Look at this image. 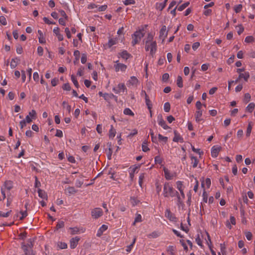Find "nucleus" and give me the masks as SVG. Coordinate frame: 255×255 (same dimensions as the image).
Listing matches in <instances>:
<instances>
[{"label": "nucleus", "mask_w": 255, "mask_h": 255, "mask_svg": "<svg viewBox=\"0 0 255 255\" xmlns=\"http://www.w3.org/2000/svg\"><path fill=\"white\" fill-rule=\"evenodd\" d=\"M175 190L168 182H165L164 184L163 195L165 197L175 196Z\"/></svg>", "instance_id": "2"}, {"label": "nucleus", "mask_w": 255, "mask_h": 255, "mask_svg": "<svg viewBox=\"0 0 255 255\" xmlns=\"http://www.w3.org/2000/svg\"><path fill=\"white\" fill-rule=\"evenodd\" d=\"M243 8V5L241 4L236 5L234 6V10L236 13H239L241 11Z\"/></svg>", "instance_id": "45"}, {"label": "nucleus", "mask_w": 255, "mask_h": 255, "mask_svg": "<svg viewBox=\"0 0 255 255\" xmlns=\"http://www.w3.org/2000/svg\"><path fill=\"white\" fill-rule=\"evenodd\" d=\"M84 67H81L80 68H79L78 70L77 75L79 76H83L84 74Z\"/></svg>", "instance_id": "61"}, {"label": "nucleus", "mask_w": 255, "mask_h": 255, "mask_svg": "<svg viewBox=\"0 0 255 255\" xmlns=\"http://www.w3.org/2000/svg\"><path fill=\"white\" fill-rule=\"evenodd\" d=\"M119 58H122L124 60H127L129 58L131 57V55L127 50H123L118 54Z\"/></svg>", "instance_id": "10"}, {"label": "nucleus", "mask_w": 255, "mask_h": 255, "mask_svg": "<svg viewBox=\"0 0 255 255\" xmlns=\"http://www.w3.org/2000/svg\"><path fill=\"white\" fill-rule=\"evenodd\" d=\"M53 31L54 34L57 37L59 41H62L63 40V35L60 33L59 27H54Z\"/></svg>", "instance_id": "19"}, {"label": "nucleus", "mask_w": 255, "mask_h": 255, "mask_svg": "<svg viewBox=\"0 0 255 255\" xmlns=\"http://www.w3.org/2000/svg\"><path fill=\"white\" fill-rule=\"evenodd\" d=\"M69 230L70 231V233L71 235H75V234H79V233H83L85 231V229L82 228H79L77 227H70V228H69Z\"/></svg>", "instance_id": "12"}, {"label": "nucleus", "mask_w": 255, "mask_h": 255, "mask_svg": "<svg viewBox=\"0 0 255 255\" xmlns=\"http://www.w3.org/2000/svg\"><path fill=\"white\" fill-rule=\"evenodd\" d=\"M108 146L109 148H108V152L107 153V157H108V158L110 160L111 159V156H112V154L113 153L112 147V143L111 142L108 143Z\"/></svg>", "instance_id": "31"}, {"label": "nucleus", "mask_w": 255, "mask_h": 255, "mask_svg": "<svg viewBox=\"0 0 255 255\" xmlns=\"http://www.w3.org/2000/svg\"><path fill=\"white\" fill-rule=\"evenodd\" d=\"M163 171L165 178L167 180H171L175 176L174 173H171L168 169L165 167H164Z\"/></svg>", "instance_id": "16"}, {"label": "nucleus", "mask_w": 255, "mask_h": 255, "mask_svg": "<svg viewBox=\"0 0 255 255\" xmlns=\"http://www.w3.org/2000/svg\"><path fill=\"white\" fill-rule=\"evenodd\" d=\"M71 79L72 81L73 82L75 86L78 88L79 86V83H78L75 76L73 75H72L71 76Z\"/></svg>", "instance_id": "46"}, {"label": "nucleus", "mask_w": 255, "mask_h": 255, "mask_svg": "<svg viewBox=\"0 0 255 255\" xmlns=\"http://www.w3.org/2000/svg\"><path fill=\"white\" fill-rule=\"evenodd\" d=\"M65 192L66 194L70 195L76 193L77 190L74 187L68 186L65 188Z\"/></svg>", "instance_id": "23"}, {"label": "nucleus", "mask_w": 255, "mask_h": 255, "mask_svg": "<svg viewBox=\"0 0 255 255\" xmlns=\"http://www.w3.org/2000/svg\"><path fill=\"white\" fill-rule=\"evenodd\" d=\"M138 81L136 77L131 76L129 79L127 81V85L129 87L130 86H136Z\"/></svg>", "instance_id": "13"}, {"label": "nucleus", "mask_w": 255, "mask_h": 255, "mask_svg": "<svg viewBox=\"0 0 255 255\" xmlns=\"http://www.w3.org/2000/svg\"><path fill=\"white\" fill-rule=\"evenodd\" d=\"M21 249L23 253L22 255H32V241L29 239L27 242H23L21 244Z\"/></svg>", "instance_id": "3"}, {"label": "nucleus", "mask_w": 255, "mask_h": 255, "mask_svg": "<svg viewBox=\"0 0 255 255\" xmlns=\"http://www.w3.org/2000/svg\"><path fill=\"white\" fill-rule=\"evenodd\" d=\"M221 150V147L220 146H214L211 148V156L213 157H217L218 155V154Z\"/></svg>", "instance_id": "18"}, {"label": "nucleus", "mask_w": 255, "mask_h": 255, "mask_svg": "<svg viewBox=\"0 0 255 255\" xmlns=\"http://www.w3.org/2000/svg\"><path fill=\"white\" fill-rule=\"evenodd\" d=\"M154 161L156 164H161L162 163V160L159 156H156L154 158Z\"/></svg>", "instance_id": "63"}, {"label": "nucleus", "mask_w": 255, "mask_h": 255, "mask_svg": "<svg viewBox=\"0 0 255 255\" xmlns=\"http://www.w3.org/2000/svg\"><path fill=\"white\" fill-rule=\"evenodd\" d=\"M206 185L207 188H209L211 185V180L210 178H206L205 179V182L202 183V187L203 188L204 185Z\"/></svg>", "instance_id": "44"}, {"label": "nucleus", "mask_w": 255, "mask_h": 255, "mask_svg": "<svg viewBox=\"0 0 255 255\" xmlns=\"http://www.w3.org/2000/svg\"><path fill=\"white\" fill-rule=\"evenodd\" d=\"M167 0H165L163 2L159 3L157 6V9L160 11L162 10L165 7Z\"/></svg>", "instance_id": "41"}, {"label": "nucleus", "mask_w": 255, "mask_h": 255, "mask_svg": "<svg viewBox=\"0 0 255 255\" xmlns=\"http://www.w3.org/2000/svg\"><path fill=\"white\" fill-rule=\"evenodd\" d=\"M117 132L113 125L111 126V128L109 131V136L110 139H113L116 135Z\"/></svg>", "instance_id": "26"}, {"label": "nucleus", "mask_w": 255, "mask_h": 255, "mask_svg": "<svg viewBox=\"0 0 255 255\" xmlns=\"http://www.w3.org/2000/svg\"><path fill=\"white\" fill-rule=\"evenodd\" d=\"M108 7L107 5L104 4L102 5H97V7L96 9L94 10L95 12H97L98 11H105Z\"/></svg>", "instance_id": "29"}, {"label": "nucleus", "mask_w": 255, "mask_h": 255, "mask_svg": "<svg viewBox=\"0 0 255 255\" xmlns=\"http://www.w3.org/2000/svg\"><path fill=\"white\" fill-rule=\"evenodd\" d=\"M58 247L61 249H65L67 248V245L65 243L59 242L58 243Z\"/></svg>", "instance_id": "55"}, {"label": "nucleus", "mask_w": 255, "mask_h": 255, "mask_svg": "<svg viewBox=\"0 0 255 255\" xmlns=\"http://www.w3.org/2000/svg\"><path fill=\"white\" fill-rule=\"evenodd\" d=\"M19 60L17 58L12 59L10 62V66L11 68H14L17 65Z\"/></svg>", "instance_id": "38"}, {"label": "nucleus", "mask_w": 255, "mask_h": 255, "mask_svg": "<svg viewBox=\"0 0 255 255\" xmlns=\"http://www.w3.org/2000/svg\"><path fill=\"white\" fill-rule=\"evenodd\" d=\"M144 34L142 30L136 31L132 35V45L134 46L137 44L140 41L141 38L143 37Z\"/></svg>", "instance_id": "6"}, {"label": "nucleus", "mask_w": 255, "mask_h": 255, "mask_svg": "<svg viewBox=\"0 0 255 255\" xmlns=\"http://www.w3.org/2000/svg\"><path fill=\"white\" fill-rule=\"evenodd\" d=\"M190 158H191V164H192V166L193 168H196L197 167V165L199 163V160L197 159V158L192 155H190Z\"/></svg>", "instance_id": "24"}, {"label": "nucleus", "mask_w": 255, "mask_h": 255, "mask_svg": "<svg viewBox=\"0 0 255 255\" xmlns=\"http://www.w3.org/2000/svg\"><path fill=\"white\" fill-rule=\"evenodd\" d=\"M62 106L64 109L66 110V111L70 113L71 112V106H70L68 103L66 101H63L62 102Z\"/></svg>", "instance_id": "39"}, {"label": "nucleus", "mask_w": 255, "mask_h": 255, "mask_svg": "<svg viewBox=\"0 0 255 255\" xmlns=\"http://www.w3.org/2000/svg\"><path fill=\"white\" fill-rule=\"evenodd\" d=\"M195 241L198 246L201 248H203V246L202 245V241L200 239L199 235H198V236L196 238Z\"/></svg>", "instance_id": "53"}, {"label": "nucleus", "mask_w": 255, "mask_h": 255, "mask_svg": "<svg viewBox=\"0 0 255 255\" xmlns=\"http://www.w3.org/2000/svg\"><path fill=\"white\" fill-rule=\"evenodd\" d=\"M167 251L170 253L171 255H176L175 247L173 246H169L167 248Z\"/></svg>", "instance_id": "32"}, {"label": "nucleus", "mask_w": 255, "mask_h": 255, "mask_svg": "<svg viewBox=\"0 0 255 255\" xmlns=\"http://www.w3.org/2000/svg\"><path fill=\"white\" fill-rule=\"evenodd\" d=\"M34 186L35 188H37V189L39 188V187L41 186V183L38 180L37 177H35V183H34Z\"/></svg>", "instance_id": "60"}, {"label": "nucleus", "mask_w": 255, "mask_h": 255, "mask_svg": "<svg viewBox=\"0 0 255 255\" xmlns=\"http://www.w3.org/2000/svg\"><path fill=\"white\" fill-rule=\"evenodd\" d=\"M0 23H1L3 25H5L7 24L6 20L5 17L4 16H0Z\"/></svg>", "instance_id": "64"}, {"label": "nucleus", "mask_w": 255, "mask_h": 255, "mask_svg": "<svg viewBox=\"0 0 255 255\" xmlns=\"http://www.w3.org/2000/svg\"><path fill=\"white\" fill-rule=\"evenodd\" d=\"M170 109V105L168 102H166L164 105V110L165 112H168Z\"/></svg>", "instance_id": "58"}, {"label": "nucleus", "mask_w": 255, "mask_h": 255, "mask_svg": "<svg viewBox=\"0 0 255 255\" xmlns=\"http://www.w3.org/2000/svg\"><path fill=\"white\" fill-rule=\"evenodd\" d=\"M174 137L173 139V141L174 142H183L184 141L183 138L180 134L176 130L174 131Z\"/></svg>", "instance_id": "21"}, {"label": "nucleus", "mask_w": 255, "mask_h": 255, "mask_svg": "<svg viewBox=\"0 0 255 255\" xmlns=\"http://www.w3.org/2000/svg\"><path fill=\"white\" fill-rule=\"evenodd\" d=\"M191 148L193 151L198 153L200 156L203 154V152L200 150L199 148H195V147L191 145Z\"/></svg>", "instance_id": "51"}, {"label": "nucleus", "mask_w": 255, "mask_h": 255, "mask_svg": "<svg viewBox=\"0 0 255 255\" xmlns=\"http://www.w3.org/2000/svg\"><path fill=\"white\" fill-rule=\"evenodd\" d=\"M158 123L163 129H167L169 127L166 125V122L162 118L158 120Z\"/></svg>", "instance_id": "28"}, {"label": "nucleus", "mask_w": 255, "mask_h": 255, "mask_svg": "<svg viewBox=\"0 0 255 255\" xmlns=\"http://www.w3.org/2000/svg\"><path fill=\"white\" fill-rule=\"evenodd\" d=\"M139 167L137 166H134L133 167H131L129 169V177L131 179H132L134 177V175L135 173L137 172V170Z\"/></svg>", "instance_id": "25"}, {"label": "nucleus", "mask_w": 255, "mask_h": 255, "mask_svg": "<svg viewBox=\"0 0 255 255\" xmlns=\"http://www.w3.org/2000/svg\"><path fill=\"white\" fill-rule=\"evenodd\" d=\"M112 90L116 94H121L127 92V89L124 83H120L114 86Z\"/></svg>", "instance_id": "7"}, {"label": "nucleus", "mask_w": 255, "mask_h": 255, "mask_svg": "<svg viewBox=\"0 0 255 255\" xmlns=\"http://www.w3.org/2000/svg\"><path fill=\"white\" fill-rule=\"evenodd\" d=\"M103 212L100 208H95L91 211V216L93 219H97L103 216Z\"/></svg>", "instance_id": "8"}, {"label": "nucleus", "mask_w": 255, "mask_h": 255, "mask_svg": "<svg viewBox=\"0 0 255 255\" xmlns=\"http://www.w3.org/2000/svg\"><path fill=\"white\" fill-rule=\"evenodd\" d=\"M165 216L170 221L176 222V218L173 214H172L169 209H167L165 212Z\"/></svg>", "instance_id": "14"}, {"label": "nucleus", "mask_w": 255, "mask_h": 255, "mask_svg": "<svg viewBox=\"0 0 255 255\" xmlns=\"http://www.w3.org/2000/svg\"><path fill=\"white\" fill-rule=\"evenodd\" d=\"M118 42V38L117 37L109 38L107 43L105 45L107 48H110L113 45H116Z\"/></svg>", "instance_id": "11"}, {"label": "nucleus", "mask_w": 255, "mask_h": 255, "mask_svg": "<svg viewBox=\"0 0 255 255\" xmlns=\"http://www.w3.org/2000/svg\"><path fill=\"white\" fill-rule=\"evenodd\" d=\"M32 121V113L29 112V115H27L25 119L20 121L19 125L20 128H23L26 126V124L30 123Z\"/></svg>", "instance_id": "9"}, {"label": "nucleus", "mask_w": 255, "mask_h": 255, "mask_svg": "<svg viewBox=\"0 0 255 255\" xmlns=\"http://www.w3.org/2000/svg\"><path fill=\"white\" fill-rule=\"evenodd\" d=\"M130 202L133 206L136 205L139 202V200H138L135 197H131L130 198Z\"/></svg>", "instance_id": "57"}, {"label": "nucleus", "mask_w": 255, "mask_h": 255, "mask_svg": "<svg viewBox=\"0 0 255 255\" xmlns=\"http://www.w3.org/2000/svg\"><path fill=\"white\" fill-rule=\"evenodd\" d=\"M203 110H197L195 114V121L197 123H200L203 121L202 119Z\"/></svg>", "instance_id": "20"}, {"label": "nucleus", "mask_w": 255, "mask_h": 255, "mask_svg": "<svg viewBox=\"0 0 255 255\" xmlns=\"http://www.w3.org/2000/svg\"><path fill=\"white\" fill-rule=\"evenodd\" d=\"M115 97V95L113 94L110 93H104L103 95V98L106 101H109L110 100L113 99Z\"/></svg>", "instance_id": "33"}, {"label": "nucleus", "mask_w": 255, "mask_h": 255, "mask_svg": "<svg viewBox=\"0 0 255 255\" xmlns=\"http://www.w3.org/2000/svg\"><path fill=\"white\" fill-rule=\"evenodd\" d=\"M128 66L127 65L121 63L120 60H118L114 61V68L116 72H121L124 73L126 72Z\"/></svg>", "instance_id": "4"}, {"label": "nucleus", "mask_w": 255, "mask_h": 255, "mask_svg": "<svg viewBox=\"0 0 255 255\" xmlns=\"http://www.w3.org/2000/svg\"><path fill=\"white\" fill-rule=\"evenodd\" d=\"M80 240V239L78 237L72 238L70 241V247L71 249H75L77 247Z\"/></svg>", "instance_id": "15"}, {"label": "nucleus", "mask_w": 255, "mask_h": 255, "mask_svg": "<svg viewBox=\"0 0 255 255\" xmlns=\"http://www.w3.org/2000/svg\"><path fill=\"white\" fill-rule=\"evenodd\" d=\"M255 104L254 103H250L246 108V111L250 113H252L255 109Z\"/></svg>", "instance_id": "36"}, {"label": "nucleus", "mask_w": 255, "mask_h": 255, "mask_svg": "<svg viewBox=\"0 0 255 255\" xmlns=\"http://www.w3.org/2000/svg\"><path fill=\"white\" fill-rule=\"evenodd\" d=\"M254 38L252 36H248L245 38V41L247 43H251L253 42Z\"/></svg>", "instance_id": "59"}, {"label": "nucleus", "mask_w": 255, "mask_h": 255, "mask_svg": "<svg viewBox=\"0 0 255 255\" xmlns=\"http://www.w3.org/2000/svg\"><path fill=\"white\" fill-rule=\"evenodd\" d=\"M250 77V74L248 72H245L244 73L239 75V79L243 78L246 81H247Z\"/></svg>", "instance_id": "30"}, {"label": "nucleus", "mask_w": 255, "mask_h": 255, "mask_svg": "<svg viewBox=\"0 0 255 255\" xmlns=\"http://www.w3.org/2000/svg\"><path fill=\"white\" fill-rule=\"evenodd\" d=\"M175 196L177 197V204L179 205H182L183 204V200L184 199H183L179 196V193L177 191H175Z\"/></svg>", "instance_id": "37"}, {"label": "nucleus", "mask_w": 255, "mask_h": 255, "mask_svg": "<svg viewBox=\"0 0 255 255\" xmlns=\"http://www.w3.org/2000/svg\"><path fill=\"white\" fill-rule=\"evenodd\" d=\"M168 31L166 30V27L165 25L162 26L159 31V37L164 40L167 37Z\"/></svg>", "instance_id": "17"}, {"label": "nucleus", "mask_w": 255, "mask_h": 255, "mask_svg": "<svg viewBox=\"0 0 255 255\" xmlns=\"http://www.w3.org/2000/svg\"><path fill=\"white\" fill-rule=\"evenodd\" d=\"M27 216V213L26 211L20 212L17 214V217L19 218V220H21Z\"/></svg>", "instance_id": "40"}, {"label": "nucleus", "mask_w": 255, "mask_h": 255, "mask_svg": "<svg viewBox=\"0 0 255 255\" xmlns=\"http://www.w3.org/2000/svg\"><path fill=\"white\" fill-rule=\"evenodd\" d=\"M11 212V210H9L6 212H3L1 211H0V217H4V218L7 217L10 215Z\"/></svg>", "instance_id": "50"}, {"label": "nucleus", "mask_w": 255, "mask_h": 255, "mask_svg": "<svg viewBox=\"0 0 255 255\" xmlns=\"http://www.w3.org/2000/svg\"><path fill=\"white\" fill-rule=\"evenodd\" d=\"M108 229V226L106 225H103L98 230L97 236L100 237L103 233L104 232Z\"/></svg>", "instance_id": "27"}, {"label": "nucleus", "mask_w": 255, "mask_h": 255, "mask_svg": "<svg viewBox=\"0 0 255 255\" xmlns=\"http://www.w3.org/2000/svg\"><path fill=\"white\" fill-rule=\"evenodd\" d=\"M189 4V2H186L181 4V5H180V6H179L178 7L177 6V9H178V10H179L180 11H182L186 7H187Z\"/></svg>", "instance_id": "43"}, {"label": "nucleus", "mask_w": 255, "mask_h": 255, "mask_svg": "<svg viewBox=\"0 0 255 255\" xmlns=\"http://www.w3.org/2000/svg\"><path fill=\"white\" fill-rule=\"evenodd\" d=\"M124 114L126 115H129L133 116L134 115L133 113L129 108H126L124 110Z\"/></svg>", "instance_id": "48"}, {"label": "nucleus", "mask_w": 255, "mask_h": 255, "mask_svg": "<svg viewBox=\"0 0 255 255\" xmlns=\"http://www.w3.org/2000/svg\"><path fill=\"white\" fill-rule=\"evenodd\" d=\"M176 187L179 191L183 190L184 186L183 185V182L181 181H178L176 182Z\"/></svg>", "instance_id": "42"}, {"label": "nucleus", "mask_w": 255, "mask_h": 255, "mask_svg": "<svg viewBox=\"0 0 255 255\" xmlns=\"http://www.w3.org/2000/svg\"><path fill=\"white\" fill-rule=\"evenodd\" d=\"M37 192H38V196L42 199H45V200H47V195L46 194V193L45 192V191L43 190H42L40 188H38L37 189Z\"/></svg>", "instance_id": "22"}, {"label": "nucleus", "mask_w": 255, "mask_h": 255, "mask_svg": "<svg viewBox=\"0 0 255 255\" xmlns=\"http://www.w3.org/2000/svg\"><path fill=\"white\" fill-rule=\"evenodd\" d=\"M13 188V182L11 181H6L5 182L3 186L1 188V193L3 196V199L6 197V193Z\"/></svg>", "instance_id": "5"}, {"label": "nucleus", "mask_w": 255, "mask_h": 255, "mask_svg": "<svg viewBox=\"0 0 255 255\" xmlns=\"http://www.w3.org/2000/svg\"><path fill=\"white\" fill-rule=\"evenodd\" d=\"M142 221L141 215L139 214H136L134 221L132 224L133 225H135L136 223L141 222Z\"/></svg>", "instance_id": "35"}, {"label": "nucleus", "mask_w": 255, "mask_h": 255, "mask_svg": "<svg viewBox=\"0 0 255 255\" xmlns=\"http://www.w3.org/2000/svg\"><path fill=\"white\" fill-rule=\"evenodd\" d=\"M158 140L160 142H162L163 143H166L168 141V137L164 136L161 134H158Z\"/></svg>", "instance_id": "34"}, {"label": "nucleus", "mask_w": 255, "mask_h": 255, "mask_svg": "<svg viewBox=\"0 0 255 255\" xmlns=\"http://www.w3.org/2000/svg\"><path fill=\"white\" fill-rule=\"evenodd\" d=\"M251 98V95L249 93H246L245 94L244 98V101L246 103H248L249 102Z\"/></svg>", "instance_id": "52"}, {"label": "nucleus", "mask_w": 255, "mask_h": 255, "mask_svg": "<svg viewBox=\"0 0 255 255\" xmlns=\"http://www.w3.org/2000/svg\"><path fill=\"white\" fill-rule=\"evenodd\" d=\"M154 34L150 32L144 39L143 42L145 44V50L149 51L151 56H153L157 50V45L155 40L154 39Z\"/></svg>", "instance_id": "1"}, {"label": "nucleus", "mask_w": 255, "mask_h": 255, "mask_svg": "<svg viewBox=\"0 0 255 255\" xmlns=\"http://www.w3.org/2000/svg\"><path fill=\"white\" fill-rule=\"evenodd\" d=\"M142 150L143 152H147L149 150L146 141H144L142 144Z\"/></svg>", "instance_id": "49"}, {"label": "nucleus", "mask_w": 255, "mask_h": 255, "mask_svg": "<svg viewBox=\"0 0 255 255\" xmlns=\"http://www.w3.org/2000/svg\"><path fill=\"white\" fill-rule=\"evenodd\" d=\"M135 3L134 0H125L124 1V3L126 5H128L130 4H133Z\"/></svg>", "instance_id": "62"}, {"label": "nucleus", "mask_w": 255, "mask_h": 255, "mask_svg": "<svg viewBox=\"0 0 255 255\" xmlns=\"http://www.w3.org/2000/svg\"><path fill=\"white\" fill-rule=\"evenodd\" d=\"M252 129V126H251V123H249L247 129V132H246V135L247 136H249L251 134V131Z\"/></svg>", "instance_id": "56"}, {"label": "nucleus", "mask_w": 255, "mask_h": 255, "mask_svg": "<svg viewBox=\"0 0 255 255\" xmlns=\"http://www.w3.org/2000/svg\"><path fill=\"white\" fill-rule=\"evenodd\" d=\"M207 239L206 240V243H207L208 247L209 248V249H211L212 248V242L211 241V238H210L209 235L208 233H207Z\"/></svg>", "instance_id": "54"}, {"label": "nucleus", "mask_w": 255, "mask_h": 255, "mask_svg": "<svg viewBox=\"0 0 255 255\" xmlns=\"http://www.w3.org/2000/svg\"><path fill=\"white\" fill-rule=\"evenodd\" d=\"M177 85L180 88L183 87L182 78V77L180 76H178L177 77Z\"/></svg>", "instance_id": "47"}]
</instances>
